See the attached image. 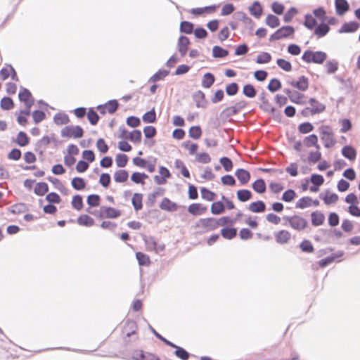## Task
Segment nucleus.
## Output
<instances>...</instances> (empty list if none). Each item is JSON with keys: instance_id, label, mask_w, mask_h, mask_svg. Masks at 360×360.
<instances>
[{"instance_id": "nucleus-1", "label": "nucleus", "mask_w": 360, "mask_h": 360, "mask_svg": "<svg viewBox=\"0 0 360 360\" xmlns=\"http://www.w3.org/2000/svg\"><path fill=\"white\" fill-rule=\"evenodd\" d=\"M327 57V53L324 51L306 50L302 56V60L307 63L323 64Z\"/></svg>"}, {"instance_id": "nucleus-2", "label": "nucleus", "mask_w": 360, "mask_h": 360, "mask_svg": "<svg viewBox=\"0 0 360 360\" xmlns=\"http://www.w3.org/2000/svg\"><path fill=\"white\" fill-rule=\"evenodd\" d=\"M321 139L323 141L324 146L327 148L333 147L335 141L333 139V134L329 126L322 125L319 129Z\"/></svg>"}, {"instance_id": "nucleus-3", "label": "nucleus", "mask_w": 360, "mask_h": 360, "mask_svg": "<svg viewBox=\"0 0 360 360\" xmlns=\"http://www.w3.org/2000/svg\"><path fill=\"white\" fill-rule=\"evenodd\" d=\"M295 28L291 25H285L278 28L274 33L270 35L269 41L288 38L295 33Z\"/></svg>"}, {"instance_id": "nucleus-4", "label": "nucleus", "mask_w": 360, "mask_h": 360, "mask_svg": "<svg viewBox=\"0 0 360 360\" xmlns=\"http://www.w3.org/2000/svg\"><path fill=\"white\" fill-rule=\"evenodd\" d=\"M60 134L63 137L79 139L84 136V130L82 127L79 125H70L63 128Z\"/></svg>"}, {"instance_id": "nucleus-5", "label": "nucleus", "mask_w": 360, "mask_h": 360, "mask_svg": "<svg viewBox=\"0 0 360 360\" xmlns=\"http://www.w3.org/2000/svg\"><path fill=\"white\" fill-rule=\"evenodd\" d=\"M246 105L247 102L245 101H240L236 103L234 105L227 107L224 109L220 113V117L223 119L231 117V116L238 114L240 110L244 108Z\"/></svg>"}, {"instance_id": "nucleus-6", "label": "nucleus", "mask_w": 360, "mask_h": 360, "mask_svg": "<svg viewBox=\"0 0 360 360\" xmlns=\"http://www.w3.org/2000/svg\"><path fill=\"white\" fill-rule=\"evenodd\" d=\"M283 219L287 220L290 226L297 231L304 229L308 225L307 221L298 215H293L292 217L285 216L283 217Z\"/></svg>"}, {"instance_id": "nucleus-7", "label": "nucleus", "mask_w": 360, "mask_h": 360, "mask_svg": "<svg viewBox=\"0 0 360 360\" xmlns=\"http://www.w3.org/2000/svg\"><path fill=\"white\" fill-rule=\"evenodd\" d=\"M160 175H155L154 176V181L158 185H164L167 182V179L171 177V173L169 170L164 166H160L159 167Z\"/></svg>"}, {"instance_id": "nucleus-8", "label": "nucleus", "mask_w": 360, "mask_h": 360, "mask_svg": "<svg viewBox=\"0 0 360 360\" xmlns=\"http://www.w3.org/2000/svg\"><path fill=\"white\" fill-rule=\"evenodd\" d=\"M133 360H160L155 354L149 352H144L143 350L136 349L132 352Z\"/></svg>"}, {"instance_id": "nucleus-9", "label": "nucleus", "mask_w": 360, "mask_h": 360, "mask_svg": "<svg viewBox=\"0 0 360 360\" xmlns=\"http://www.w3.org/2000/svg\"><path fill=\"white\" fill-rule=\"evenodd\" d=\"M190 44V40L188 37H187L185 35H181L177 41V49L179 52L181 57H184L186 56L188 50V46Z\"/></svg>"}, {"instance_id": "nucleus-10", "label": "nucleus", "mask_w": 360, "mask_h": 360, "mask_svg": "<svg viewBox=\"0 0 360 360\" xmlns=\"http://www.w3.org/2000/svg\"><path fill=\"white\" fill-rule=\"evenodd\" d=\"M360 24L356 21H350L342 24L341 27L338 30L340 34L342 33H354L359 27Z\"/></svg>"}, {"instance_id": "nucleus-11", "label": "nucleus", "mask_w": 360, "mask_h": 360, "mask_svg": "<svg viewBox=\"0 0 360 360\" xmlns=\"http://www.w3.org/2000/svg\"><path fill=\"white\" fill-rule=\"evenodd\" d=\"M199 223L207 231L215 230L218 227V222L213 217L200 219Z\"/></svg>"}, {"instance_id": "nucleus-12", "label": "nucleus", "mask_w": 360, "mask_h": 360, "mask_svg": "<svg viewBox=\"0 0 360 360\" xmlns=\"http://www.w3.org/2000/svg\"><path fill=\"white\" fill-rule=\"evenodd\" d=\"M335 8L336 14L342 16L349 10V4L347 0H335Z\"/></svg>"}, {"instance_id": "nucleus-13", "label": "nucleus", "mask_w": 360, "mask_h": 360, "mask_svg": "<svg viewBox=\"0 0 360 360\" xmlns=\"http://www.w3.org/2000/svg\"><path fill=\"white\" fill-rule=\"evenodd\" d=\"M290 84L301 91H305L309 88V79L302 75L298 78L297 81L290 82Z\"/></svg>"}, {"instance_id": "nucleus-14", "label": "nucleus", "mask_w": 360, "mask_h": 360, "mask_svg": "<svg viewBox=\"0 0 360 360\" xmlns=\"http://www.w3.org/2000/svg\"><path fill=\"white\" fill-rule=\"evenodd\" d=\"M101 210H103L104 212H105V217L106 218H108V219H116L117 217H119L120 215H121V212L119 210H117L114 207H102L101 208ZM99 217L100 218H103L104 217V215L101 212V213L99 214Z\"/></svg>"}, {"instance_id": "nucleus-15", "label": "nucleus", "mask_w": 360, "mask_h": 360, "mask_svg": "<svg viewBox=\"0 0 360 360\" xmlns=\"http://www.w3.org/2000/svg\"><path fill=\"white\" fill-rule=\"evenodd\" d=\"M235 175L241 185L248 184L251 177L250 173L248 170L243 168L236 169Z\"/></svg>"}, {"instance_id": "nucleus-16", "label": "nucleus", "mask_w": 360, "mask_h": 360, "mask_svg": "<svg viewBox=\"0 0 360 360\" xmlns=\"http://www.w3.org/2000/svg\"><path fill=\"white\" fill-rule=\"evenodd\" d=\"M159 207L161 210L167 212H175L178 209V205L176 202H172L168 198H164Z\"/></svg>"}, {"instance_id": "nucleus-17", "label": "nucleus", "mask_w": 360, "mask_h": 360, "mask_svg": "<svg viewBox=\"0 0 360 360\" xmlns=\"http://www.w3.org/2000/svg\"><path fill=\"white\" fill-rule=\"evenodd\" d=\"M193 101L195 102L197 108H205L207 107V101L205 99V94L199 90L193 95Z\"/></svg>"}, {"instance_id": "nucleus-18", "label": "nucleus", "mask_w": 360, "mask_h": 360, "mask_svg": "<svg viewBox=\"0 0 360 360\" xmlns=\"http://www.w3.org/2000/svg\"><path fill=\"white\" fill-rule=\"evenodd\" d=\"M137 330V324L135 321L128 319L124 323L123 326V333L126 334L127 337H130L131 335L135 334Z\"/></svg>"}, {"instance_id": "nucleus-19", "label": "nucleus", "mask_w": 360, "mask_h": 360, "mask_svg": "<svg viewBox=\"0 0 360 360\" xmlns=\"http://www.w3.org/2000/svg\"><path fill=\"white\" fill-rule=\"evenodd\" d=\"M207 211V207L200 203H192L188 207V212L194 216L201 215Z\"/></svg>"}, {"instance_id": "nucleus-20", "label": "nucleus", "mask_w": 360, "mask_h": 360, "mask_svg": "<svg viewBox=\"0 0 360 360\" xmlns=\"http://www.w3.org/2000/svg\"><path fill=\"white\" fill-rule=\"evenodd\" d=\"M330 30V26H328V24L321 22V23L320 25H317L314 30V34L318 38H321L325 37L329 32Z\"/></svg>"}, {"instance_id": "nucleus-21", "label": "nucleus", "mask_w": 360, "mask_h": 360, "mask_svg": "<svg viewBox=\"0 0 360 360\" xmlns=\"http://www.w3.org/2000/svg\"><path fill=\"white\" fill-rule=\"evenodd\" d=\"M342 155L347 159L350 161H353L356 159V149L349 146H345L341 150Z\"/></svg>"}, {"instance_id": "nucleus-22", "label": "nucleus", "mask_w": 360, "mask_h": 360, "mask_svg": "<svg viewBox=\"0 0 360 360\" xmlns=\"http://www.w3.org/2000/svg\"><path fill=\"white\" fill-rule=\"evenodd\" d=\"M248 210L254 213H262L265 211L266 205L262 200H257L250 203Z\"/></svg>"}, {"instance_id": "nucleus-23", "label": "nucleus", "mask_w": 360, "mask_h": 360, "mask_svg": "<svg viewBox=\"0 0 360 360\" xmlns=\"http://www.w3.org/2000/svg\"><path fill=\"white\" fill-rule=\"evenodd\" d=\"M303 143L307 148L314 146L316 149L320 150V146L318 144V136L314 134L304 137Z\"/></svg>"}, {"instance_id": "nucleus-24", "label": "nucleus", "mask_w": 360, "mask_h": 360, "mask_svg": "<svg viewBox=\"0 0 360 360\" xmlns=\"http://www.w3.org/2000/svg\"><path fill=\"white\" fill-rule=\"evenodd\" d=\"M250 13L256 18H259L262 14L263 8L261 4L256 1L249 7Z\"/></svg>"}, {"instance_id": "nucleus-25", "label": "nucleus", "mask_w": 360, "mask_h": 360, "mask_svg": "<svg viewBox=\"0 0 360 360\" xmlns=\"http://www.w3.org/2000/svg\"><path fill=\"white\" fill-rule=\"evenodd\" d=\"M252 189L257 193H264L266 190V185L262 178L257 179L252 184Z\"/></svg>"}, {"instance_id": "nucleus-26", "label": "nucleus", "mask_w": 360, "mask_h": 360, "mask_svg": "<svg viewBox=\"0 0 360 360\" xmlns=\"http://www.w3.org/2000/svg\"><path fill=\"white\" fill-rule=\"evenodd\" d=\"M311 224L314 226H319L323 224L325 216L319 211L312 212L311 214Z\"/></svg>"}, {"instance_id": "nucleus-27", "label": "nucleus", "mask_w": 360, "mask_h": 360, "mask_svg": "<svg viewBox=\"0 0 360 360\" xmlns=\"http://www.w3.org/2000/svg\"><path fill=\"white\" fill-rule=\"evenodd\" d=\"M319 198L323 200L326 205L333 204L338 200V195L335 193H330L328 190L326 191V195L320 193Z\"/></svg>"}, {"instance_id": "nucleus-28", "label": "nucleus", "mask_w": 360, "mask_h": 360, "mask_svg": "<svg viewBox=\"0 0 360 360\" xmlns=\"http://www.w3.org/2000/svg\"><path fill=\"white\" fill-rule=\"evenodd\" d=\"M303 25L308 30H312L315 29V27L318 25V22L316 18H314L311 14L307 13L304 15V20Z\"/></svg>"}, {"instance_id": "nucleus-29", "label": "nucleus", "mask_w": 360, "mask_h": 360, "mask_svg": "<svg viewBox=\"0 0 360 360\" xmlns=\"http://www.w3.org/2000/svg\"><path fill=\"white\" fill-rule=\"evenodd\" d=\"M221 235L225 239L231 240L237 235V229L234 227H224L221 229Z\"/></svg>"}, {"instance_id": "nucleus-30", "label": "nucleus", "mask_w": 360, "mask_h": 360, "mask_svg": "<svg viewBox=\"0 0 360 360\" xmlns=\"http://www.w3.org/2000/svg\"><path fill=\"white\" fill-rule=\"evenodd\" d=\"M236 196L240 202H245L252 199V193L248 189H240L236 192Z\"/></svg>"}, {"instance_id": "nucleus-31", "label": "nucleus", "mask_w": 360, "mask_h": 360, "mask_svg": "<svg viewBox=\"0 0 360 360\" xmlns=\"http://www.w3.org/2000/svg\"><path fill=\"white\" fill-rule=\"evenodd\" d=\"M148 178V175L142 172H134L131 175V180L136 184L143 185L145 184V179Z\"/></svg>"}, {"instance_id": "nucleus-32", "label": "nucleus", "mask_w": 360, "mask_h": 360, "mask_svg": "<svg viewBox=\"0 0 360 360\" xmlns=\"http://www.w3.org/2000/svg\"><path fill=\"white\" fill-rule=\"evenodd\" d=\"M276 241L280 244L286 243L290 238V233L285 230H281L275 235Z\"/></svg>"}, {"instance_id": "nucleus-33", "label": "nucleus", "mask_w": 360, "mask_h": 360, "mask_svg": "<svg viewBox=\"0 0 360 360\" xmlns=\"http://www.w3.org/2000/svg\"><path fill=\"white\" fill-rule=\"evenodd\" d=\"M142 239L145 243V245L148 250H153L158 249L157 248V241L155 237L151 236L142 235Z\"/></svg>"}, {"instance_id": "nucleus-34", "label": "nucleus", "mask_w": 360, "mask_h": 360, "mask_svg": "<svg viewBox=\"0 0 360 360\" xmlns=\"http://www.w3.org/2000/svg\"><path fill=\"white\" fill-rule=\"evenodd\" d=\"M229 55V51L219 46H214L212 48V57L215 58H224Z\"/></svg>"}, {"instance_id": "nucleus-35", "label": "nucleus", "mask_w": 360, "mask_h": 360, "mask_svg": "<svg viewBox=\"0 0 360 360\" xmlns=\"http://www.w3.org/2000/svg\"><path fill=\"white\" fill-rule=\"evenodd\" d=\"M71 185L75 190L82 191L86 188V184L83 178L76 176L72 179Z\"/></svg>"}, {"instance_id": "nucleus-36", "label": "nucleus", "mask_w": 360, "mask_h": 360, "mask_svg": "<svg viewBox=\"0 0 360 360\" xmlns=\"http://www.w3.org/2000/svg\"><path fill=\"white\" fill-rule=\"evenodd\" d=\"M215 82L214 75L211 72H206L202 77V86L204 88H210Z\"/></svg>"}, {"instance_id": "nucleus-37", "label": "nucleus", "mask_w": 360, "mask_h": 360, "mask_svg": "<svg viewBox=\"0 0 360 360\" xmlns=\"http://www.w3.org/2000/svg\"><path fill=\"white\" fill-rule=\"evenodd\" d=\"M143 195L141 193H136L134 194L131 203L135 211H139L143 207L142 203Z\"/></svg>"}, {"instance_id": "nucleus-38", "label": "nucleus", "mask_w": 360, "mask_h": 360, "mask_svg": "<svg viewBox=\"0 0 360 360\" xmlns=\"http://www.w3.org/2000/svg\"><path fill=\"white\" fill-rule=\"evenodd\" d=\"M16 143L20 147H25L30 143V138L24 131H19L15 140Z\"/></svg>"}, {"instance_id": "nucleus-39", "label": "nucleus", "mask_w": 360, "mask_h": 360, "mask_svg": "<svg viewBox=\"0 0 360 360\" xmlns=\"http://www.w3.org/2000/svg\"><path fill=\"white\" fill-rule=\"evenodd\" d=\"M194 25L191 22L184 20L181 21L179 26V31L181 33L191 34L193 32Z\"/></svg>"}, {"instance_id": "nucleus-40", "label": "nucleus", "mask_w": 360, "mask_h": 360, "mask_svg": "<svg viewBox=\"0 0 360 360\" xmlns=\"http://www.w3.org/2000/svg\"><path fill=\"white\" fill-rule=\"evenodd\" d=\"M49 191V186L46 182H39L34 188V193L39 196L44 195Z\"/></svg>"}, {"instance_id": "nucleus-41", "label": "nucleus", "mask_w": 360, "mask_h": 360, "mask_svg": "<svg viewBox=\"0 0 360 360\" xmlns=\"http://www.w3.org/2000/svg\"><path fill=\"white\" fill-rule=\"evenodd\" d=\"M129 177V173L125 169H120L115 172L114 180L117 183H124Z\"/></svg>"}, {"instance_id": "nucleus-42", "label": "nucleus", "mask_w": 360, "mask_h": 360, "mask_svg": "<svg viewBox=\"0 0 360 360\" xmlns=\"http://www.w3.org/2000/svg\"><path fill=\"white\" fill-rule=\"evenodd\" d=\"M53 122L57 125H63L69 123L70 119L67 114L58 112L54 115Z\"/></svg>"}, {"instance_id": "nucleus-43", "label": "nucleus", "mask_w": 360, "mask_h": 360, "mask_svg": "<svg viewBox=\"0 0 360 360\" xmlns=\"http://www.w3.org/2000/svg\"><path fill=\"white\" fill-rule=\"evenodd\" d=\"M169 74V71L167 70H159L149 79V82H157L160 80L163 79Z\"/></svg>"}, {"instance_id": "nucleus-44", "label": "nucleus", "mask_w": 360, "mask_h": 360, "mask_svg": "<svg viewBox=\"0 0 360 360\" xmlns=\"http://www.w3.org/2000/svg\"><path fill=\"white\" fill-rule=\"evenodd\" d=\"M210 211L212 214L215 215L224 213L225 211V207L222 201L214 202L211 205Z\"/></svg>"}, {"instance_id": "nucleus-45", "label": "nucleus", "mask_w": 360, "mask_h": 360, "mask_svg": "<svg viewBox=\"0 0 360 360\" xmlns=\"http://www.w3.org/2000/svg\"><path fill=\"white\" fill-rule=\"evenodd\" d=\"M77 221L78 224L84 226H91L94 224V219L87 214H81Z\"/></svg>"}, {"instance_id": "nucleus-46", "label": "nucleus", "mask_w": 360, "mask_h": 360, "mask_svg": "<svg viewBox=\"0 0 360 360\" xmlns=\"http://www.w3.org/2000/svg\"><path fill=\"white\" fill-rule=\"evenodd\" d=\"M243 94L248 98H252L257 95V90L251 84H247L243 86Z\"/></svg>"}, {"instance_id": "nucleus-47", "label": "nucleus", "mask_w": 360, "mask_h": 360, "mask_svg": "<svg viewBox=\"0 0 360 360\" xmlns=\"http://www.w3.org/2000/svg\"><path fill=\"white\" fill-rule=\"evenodd\" d=\"M87 119L91 125H96L99 121L100 117L96 111L90 108L86 113Z\"/></svg>"}, {"instance_id": "nucleus-48", "label": "nucleus", "mask_w": 360, "mask_h": 360, "mask_svg": "<svg viewBox=\"0 0 360 360\" xmlns=\"http://www.w3.org/2000/svg\"><path fill=\"white\" fill-rule=\"evenodd\" d=\"M47 179L49 181L51 182L52 184H55V181L57 182L56 188H58L62 194H63V195L69 194L70 190L68 188H67L59 179H58L57 178L52 177V176H49L47 178Z\"/></svg>"}, {"instance_id": "nucleus-49", "label": "nucleus", "mask_w": 360, "mask_h": 360, "mask_svg": "<svg viewBox=\"0 0 360 360\" xmlns=\"http://www.w3.org/2000/svg\"><path fill=\"white\" fill-rule=\"evenodd\" d=\"M32 94L30 91L25 87L20 86V89L18 94V98L20 102H25L32 98Z\"/></svg>"}, {"instance_id": "nucleus-50", "label": "nucleus", "mask_w": 360, "mask_h": 360, "mask_svg": "<svg viewBox=\"0 0 360 360\" xmlns=\"http://www.w3.org/2000/svg\"><path fill=\"white\" fill-rule=\"evenodd\" d=\"M156 112L154 108L144 113L142 116V120L145 123H154L156 122Z\"/></svg>"}, {"instance_id": "nucleus-51", "label": "nucleus", "mask_w": 360, "mask_h": 360, "mask_svg": "<svg viewBox=\"0 0 360 360\" xmlns=\"http://www.w3.org/2000/svg\"><path fill=\"white\" fill-rule=\"evenodd\" d=\"M14 106L13 99L9 96H4L0 101V107L4 110H9Z\"/></svg>"}, {"instance_id": "nucleus-52", "label": "nucleus", "mask_w": 360, "mask_h": 360, "mask_svg": "<svg viewBox=\"0 0 360 360\" xmlns=\"http://www.w3.org/2000/svg\"><path fill=\"white\" fill-rule=\"evenodd\" d=\"M200 193L202 198L207 201H213L217 197V194L214 192L210 191L205 187L200 188Z\"/></svg>"}, {"instance_id": "nucleus-53", "label": "nucleus", "mask_w": 360, "mask_h": 360, "mask_svg": "<svg viewBox=\"0 0 360 360\" xmlns=\"http://www.w3.org/2000/svg\"><path fill=\"white\" fill-rule=\"evenodd\" d=\"M282 87V84L281 81L277 78H273L269 81V83L267 86V89L271 92L274 93L278 90H280Z\"/></svg>"}, {"instance_id": "nucleus-54", "label": "nucleus", "mask_w": 360, "mask_h": 360, "mask_svg": "<svg viewBox=\"0 0 360 360\" xmlns=\"http://www.w3.org/2000/svg\"><path fill=\"white\" fill-rule=\"evenodd\" d=\"M136 258L140 266H148L150 264L149 256L143 252H137Z\"/></svg>"}, {"instance_id": "nucleus-55", "label": "nucleus", "mask_w": 360, "mask_h": 360, "mask_svg": "<svg viewBox=\"0 0 360 360\" xmlns=\"http://www.w3.org/2000/svg\"><path fill=\"white\" fill-rule=\"evenodd\" d=\"M202 133V129L199 125L192 126L188 130L189 137L195 140L200 138Z\"/></svg>"}, {"instance_id": "nucleus-56", "label": "nucleus", "mask_w": 360, "mask_h": 360, "mask_svg": "<svg viewBox=\"0 0 360 360\" xmlns=\"http://www.w3.org/2000/svg\"><path fill=\"white\" fill-rule=\"evenodd\" d=\"M312 198L309 196L301 198L295 204L296 208L304 209L310 207L311 205Z\"/></svg>"}, {"instance_id": "nucleus-57", "label": "nucleus", "mask_w": 360, "mask_h": 360, "mask_svg": "<svg viewBox=\"0 0 360 360\" xmlns=\"http://www.w3.org/2000/svg\"><path fill=\"white\" fill-rule=\"evenodd\" d=\"M265 22L269 27L271 28H275L280 25L279 18L273 14H269L266 16Z\"/></svg>"}, {"instance_id": "nucleus-58", "label": "nucleus", "mask_w": 360, "mask_h": 360, "mask_svg": "<svg viewBox=\"0 0 360 360\" xmlns=\"http://www.w3.org/2000/svg\"><path fill=\"white\" fill-rule=\"evenodd\" d=\"M314 129V125L309 122L301 123L298 125L297 129L300 134H308L311 132Z\"/></svg>"}, {"instance_id": "nucleus-59", "label": "nucleus", "mask_w": 360, "mask_h": 360, "mask_svg": "<svg viewBox=\"0 0 360 360\" xmlns=\"http://www.w3.org/2000/svg\"><path fill=\"white\" fill-rule=\"evenodd\" d=\"M71 204L74 209L81 210L84 207L82 196L79 194L75 195L72 197Z\"/></svg>"}, {"instance_id": "nucleus-60", "label": "nucleus", "mask_w": 360, "mask_h": 360, "mask_svg": "<svg viewBox=\"0 0 360 360\" xmlns=\"http://www.w3.org/2000/svg\"><path fill=\"white\" fill-rule=\"evenodd\" d=\"M296 197V192L293 189L289 188L283 193L281 200L285 202H290L292 201Z\"/></svg>"}, {"instance_id": "nucleus-61", "label": "nucleus", "mask_w": 360, "mask_h": 360, "mask_svg": "<svg viewBox=\"0 0 360 360\" xmlns=\"http://www.w3.org/2000/svg\"><path fill=\"white\" fill-rule=\"evenodd\" d=\"M313 14L314 15V18H316V19L318 18L321 22H325V20H326L328 18L326 10L322 6H319V8L314 9Z\"/></svg>"}, {"instance_id": "nucleus-62", "label": "nucleus", "mask_w": 360, "mask_h": 360, "mask_svg": "<svg viewBox=\"0 0 360 360\" xmlns=\"http://www.w3.org/2000/svg\"><path fill=\"white\" fill-rule=\"evenodd\" d=\"M234 16L236 19L243 21L245 25H253V20L247 15V14L242 11L235 13Z\"/></svg>"}, {"instance_id": "nucleus-63", "label": "nucleus", "mask_w": 360, "mask_h": 360, "mask_svg": "<svg viewBox=\"0 0 360 360\" xmlns=\"http://www.w3.org/2000/svg\"><path fill=\"white\" fill-rule=\"evenodd\" d=\"M27 210V205L22 202L15 204L10 208V212L15 214L25 212Z\"/></svg>"}, {"instance_id": "nucleus-64", "label": "nucleus", "mask_w": 360, "mask_h": 360, "mask_svg": "<svg viewBox=\"0 0 360 360\" xmlns=\"http://www.w3.org/2000/svg\"><path fill=\"white\" fill-rule=\"evenodd\" d=\"M271 56L268 52H262L257 56L255 62L258 64L268 63L271 60Z\"/></svg>"}]
</instances>
